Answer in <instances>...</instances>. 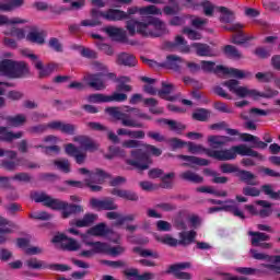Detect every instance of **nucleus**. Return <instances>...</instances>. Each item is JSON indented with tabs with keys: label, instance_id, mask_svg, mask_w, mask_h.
<instances>
[{
	"label": "nucleus",
	"instance_id": "55",
	"mask_svg": "<svg viewBox=\"0 0 280 280\" xmlns=\"http://www.w3.org/2000/svg\"><path fill=\"white\" fill-rule=\"evenodd\" d=\"M177 12H180V7L178 5V3H175L174 7L165 5L163 8V13L166 16H176Z\"/></svg>",
	"mask_w": 280,
	"mask_h": 280
},
{
	"label": "nucleus",
	"instance_id": "37",
	"mask_svg": "<svg viewBox=\"0 0 280 280\" xmlns=\"http://www.w3.org/2000/svg\"><path fill=\"white\" fill-rule=\"evenodd\" d=\"M25 3V0H9L5 3H0V11L12 12L16 8H21Z\"/></svg>",
	"mask_w": 280,
	"mask_h": 280
},
{
	"label": "nucleus",
	"instance_id": "63",
	"mask_svg": "<svg viewBox=\"0 0 280 280\" xmlns=\"http://www.w3.org/2000/svg\"><path fill=\"white\" fill-rule=\"evenodd\" d=\"M155 209H161V211H176V205L161 202L155 206Z\"/></svg>",
	"mask_w": 280,
	"mask_h": 280
},
{
	"label": "nucleus",
	"instance_id": "48",
	"mask_svg": "<svg viewBox=\"0 0 280 280\" xmlns=\"http://www.w3.org/2000/svg\"><path fill=\"white\" fill-rule=\"evenodd\" d=\"M183 34H186L190 40H200L202 38V34H200V32L189 27H184Z\"/></svg>",
	"mask_w": 280,
	"mask_h": 280
},
{
	"label": "nucleus",
	"instance_id": "49",
	"mask_svg": "<svg viewBox=\"0 0 280 280\" xmlns=\"http://www.w3.org/2000/svg\"><path fill=\"white\" fill-rule=\"evenodd\" d=\"M19 163L10 160H2L0 167L3 170H7V172H16V168L19 167Z\"/></svg>",
	"mask_w": 280,
	"mask_h": 280
},
{
	"label": "nucleus",
	"instance_id": "20",
	"mask_svg": "<svg viewBox=\"0 0 280 280\" xmlns=\"http://www.w3.org/2000/svg\"><path fill=\"white\" fill-rule=\"evenodd\" d=\"M48 128L51 130H60L65 135H75V125L67 124L62 121H52L48 124Z\"/></svg>",
	"mask_w": 280,
	"mask_h": 280
},
{
	"label": "nucleus",
	"instance_id": "23",
	"mask_svg": "<svg viewBox=\"0 0 280 280\" xmlns=\"http://www.w3.org/2000/svg\"><path fill=\"white\" fill-rule=\"evenodd\" d=\"M30 75V67L24 61H14L11 78H25Z\"/></svg>",
	"mask_w": 280,
	"mask_h": 280
},
{
	"label": "nucleus",
	"instance_id": "56",
	"mask_svg": "<svg viewBox=\"0 0 280 280\" xmlns=\"http://www.w3.org/2000/svg\"><path fill=\"white\" fill-rule=\"evenodd\" d=\"M128 100V95L125 93L115 92L113 95H107V102H126Z\"/></svg>",
	"mask_w": 280,
	"mask_h": 280
},
{
	"label": "nucleus",
	"instance_id": "64",
	"mask_svg": "<svg viewBox=\"0 0 280 280\" xmlns=\"http://www.w3.org/2000/svg\"><path fill=\"white\" fill-rule=\"evenodd\" d=\"M81 56H83V58L95 59V58H97V52L95 50H92L91 48L82 47L81 48Z\"/></svg>",
	"mask_w": 280,
	"mask_h": 280
},
{
	"label": "nucleus",
	"instance_id": "1",
	"mask_svg": "<svg viewBox=\"0 0 280 280\" xmlns=\"http://www.w3.org/2000/svg\"><path fill=\"white\" fill-rule=\"evenodd\" d=\"M122 148H139L131 150V159L126 160V164L144 172L150 170V165L154 163L151 156H161L163 150L152 144H142L139 140H126L122 142ZM151 155V156H150Z\"/></svg>",
	"mask_w": 280,
	"mask_h": 280
},
{
	"label": "nucleus",
	"instance_id": "28",
	"mask_svg": "<svg viewBox=\"0 0 280 280\" xmlns=\"http://www.w3.org/2000/svg\"><path fill=\"white\" fill-rule=\"evenodd\" d=\"M84 212V208L80 205L75 203H68L66 202V206L62 210V218L67 219L70 218V215H78V213Z\"/></svg>",
	"mask_w": 280,
	"mask_h": 280
},
{
	"label": "nucleus",
	"instance_id": "53",
	"mask_svg": "<svg viewBox=\"0 0 280 280\" xmlns=\"http://www.w3.org/2000/svg\"><path fill=\"white\" fill-rule=\"evenodd\" d=\"M18 163H20V165H22L23 167H27L28 170H38V168H40V164L35 163V162H31L30 160H27L25 158L18 159Z\"/></svg>",
	"mask_w": 280,
	"mask_h": 280
},
{
	"label": "nucleus",
	"instance_id": "24",
	"mask_svg": "<svg viewBox=\"0 0 280 280\" xmlns=\"http://www.w3.org/2000/svg\"><path fill=\"white\" fill-rule=\"evenodd\" d=\"M104 19H106V21H126L128 14L119 9H108L105 12Z\"/></svg>",
	"mask_w": 280,
	"mask_h": 280
},
{
	"label": "nucleus",
	"instance_id": "36",
	"mask_svg": "<svg viewBox=\"0 0 280 280\" xmlns=\"http://www.w3.org/2000/svg\"><path fill=\"white\" fill-rule=\"evenodd\" d=\"M222 51L226 58H233L234 60L242 59V54L240 52V49L233 45H225L222 48Z\"/></svg>",
	"mask_w": 280,
	"mask_h": 280
},
{
	"label": "nucleus",
	"instance_id": "10",
	"mask_svg": "<svg viewBox=\"0 0 280 280\" xmlns=\"http://www.w3.org/2000/svg\"><path fill=\"white\" fill-rule=\"evenodd\" d=\"M97 218L95 213H85L82 219L72 221L71 225L77 226V229H89V226H93L97 222Z\"/></svg>",
	"mask_w": 280,
	"mask_h": 280
},
{
	"label": "nucleus",
	"instance_id": "11",
	"mask_svg": "<svg viewBox=\"0 0 280 280\" xmlns=\"http://www.w3.org/2000/svg\"><path fill=\"white\" fill-rule=\"evenodd\" d=\"M102 78H104L103 72L88 74V86H90L91 89H95V91H103V89H106V84L104 83V80H102Z\"/></svg>",
	"mask_w": 280,
	"mask_h": 280
},
{
	"label": "nucleus",
	"instance_id": "14",
	"mask_svg": "<svg viewBox=\"0 0 280 280\" xmlns=\"http://www.w3.org/2000/svg\"><path fill=\"white\" fill-rule=\"evenodd\" d=\"M86 246H93V249L91 250H83L80 253L81 257H93L95 253H106V243L102 242H85Z\"/></svg>",
	"mask_w": 280,
	"mask_h": 280
},
{
	"label": "nucleus",
	"instance_id": "57",
	"mask_svg": "<svg viewBox=\"0 0 280 280\" xmlns=\"http://www.w3.org/2000/svg\"><path fill=\"white\" fill-rule=\"evenodd\" d=\"M202 8H203V14L206 16H213V12L215 10V5H213V3L209 2V1H205L201 3Z\"/></svg>",
	"mask_w": 280,
	"mask_h": 280
},
{
	"label": "nucleus",
	"instance_id": "8",
	"mask_svg": "<svg viewBox=\"0 0 280 280\" xmlns=\"http://www.w3.org/2000/svg\"><path fill=\"white\" fill-rule=\"evenodd\" d=\"M185 268H191V262H179V264L171 265L166 270V275L173 273L176 279L190 280L191 273L179 271V270H185Z\"/></svg>",
	"mask_w": 280,
	"mask_h": 280
},
{
	"label": "nucleus",
	"instance_id": "26",
	"mask_svg": "<svg viewBox=\"0 0 280 280\" xmlns=\"http://www.w3.org/2000/svg\"><path fill=\"white\" fill-rule=\"evenodd\" d=\"M125 277H133V280H152L154 279V273L152 272H144L142 275H139V269L131 268L124 271Z\"/></svg>",
	"mask_w": 280,
	"mask_h": 280
},
{
	"label": "nucleus",
	"instance_id": "50",
	"mask_svg": "<svg viewBox=\"0 0 280 280\" xmlns=\"http://www.w3.org/2000/svg\"><path fill=\"white\" fill-rule=\"evenodd\" d=\"M19 23H27V21L15 18L13 20L8 19L7 15H0V25H16Z\"/></svg>",
	"mask_w": 280,
	"mask_h": 280
},
{
	"label": "nucleus",
	"instance_id": "18",
	"mask_svg": "<svg viewBox=\"0 0 280 280\" xmlns=\"http://www.w3.org/2000/svg\"><path fill=\"white\" fill-rule=\"evenodd\" d=\"M45 31H39L37 26H32L31 32L26 35V40L36 43L37 45H45Z\"/></svg>",
	"mask_w": 280,
	"mask_h": 280
},
{
	"label": "nucleus",
	"instance_id": "61",
	"mask_svg": "<svg viewBox=\"0 0 280 280\" xmlns=\"http://www.w3.org/2000/svg\"><path fill=\"white\" fill-rule=\"evenodd\" d=\"M14 255L5 247L0 248V261H10Z\"/></svg>",
	"mask_w": 280,
	"mask_h": 280
},
{
	"label": "nucleus",
	"instance_id": "51",
	"mask_svg": "<svg viewBox=\"0 0 280 280\" xmlns=\"http://www.w3.org/2000/svg\"><path fill=\"white\" fill-rule=\"evenodd\" d=\"M89 102H92L93 104H102L108 102V95L106 94H91L88 97Z\"/></svg>",
	"mask_w": 280,
	"mask_h": 280
},
{
	"label": "nucleus",
	"instance_id": "12",
	"mask_svg": "<svg viewBox=\"0 0 280 280\" xmlns=\"http://www.w3.org/2000/svg\"><path fill=\"white\" fill-rule=\"evenodd\" d=\"M180 62H185L180 56L167 55L165 62L158 65L162 69H172L173 71H178L180 69Z\"/></svg>",
	"mask_w": 280,
	"mask_h": 280
},
{
	"label": "nucleus",
	"instance_id": "33",
	"mask_svg": "<svg viewBox=\"0 0 280 280\" xmlns=\"http://www.w3.org/2000/svg\"><path fill=\"white\" fill-rule=\"evenodd\" d=\"M14 69V60L3 59L0 61V75H8L12 78V71Z\"/></svg>",
	"mask_w": 280,
	"mask_h": 280
},
{
	"label": "nucleus",
	"instance_id": "35",
	"mask_svg": "<svg viewBox=\"0 0 280 280\" xmlns=\"http://www.w3.org/2000/svg\"><path fill=\"white\" fill-rule=\"evenodd\" d=\"M208 141L211 143V147L217 150L218 148H222V145H224L226 142L231 141V138L226 136H210Z\"/></svg>",
	"mask_w": 280,
	"mask_h": 280
},
{
	"label": "nucleus",
	"instance_id": "58",
	"mask_svg": "<svg viewBox=\"0 0 280 280\" xmlns=\"http://www.w3.org/2000/svg\"><path fill=\"white\" fill-rule=\"evenodd\" d=\"M220 170L223 174H233L240 172V168L233 164L224 163L220 166Z\"/></svg>",
	"mask_w": 280,
	"mask_h": 280
},
{
	"label": "nucleus",
	"instance_id": "42",
	"mask_svg": "<svg viewBox=\"0 0 280 280\" xmlns=\"http://www.w3.org/2000/svg\"><path fill=\"white\" fill-rule=\"evenodd\" d=\"M54 165H56L60 172H63V174H69V172H71V162H69L68 159L55 160Z\"/></svg>",
	"mask_w": 280,
	"mask_h": 280
},
{
	"label": "nucleus",
	"instance_id": "19",
	"mask_svg": "<svg viewBox=\"0 0 280 280\" xmlns=\"http://www.w3.org/2000/svg\"><path fill=\"white\" fill-rule=\"evenodd\" d=\"M174 84L162 82V89L158 92V95L162 100H166V102H176L180 95L167 96L171 93H174Z\"/></svg>",
	"mask_w": 280,
	"mask_h": 280
},
{
	"label": "nucleus",
	"instance_id": "15",
	"mask_svg": "<svg viewBox=\"0 0 280 280\" xmlns=\"http://www.w3.org/2000/svg\"><path fill=\"white\" fill-rule=\"evenodd\" d=\"M74 141L80 143L81 148H83L85 152H95V150H98L100 148L97 143H95V141H93V139H91L89 136L74 137Z\"/></svg>",
	"mask_w": 280,
	"mask_h": 280
},
{
	"label": "nucleus",
	"instance_id": "5",
	"mask_svg": "<svg viewBox=\"0 0 280 280\" xmlns=\"http://www.w3.org/2000/svg\"><path fill=\"white\" fill-rule=\"evenodd\" d=\"M105 113L117 119V121H121L122 126L127 128H143V124L139 122L132 118H130V114L122 113L119 110V107H107L105 108Z\"/></svg>",
	"mask_w": 280,
	"mask_h": 280
},
{
	"label": "nucleus",
	"instance_id": "29",
	"mask_svg": "<svg viewBox=\"0 0 280 280\" xmlns=\"http://www.w3.org/2000/svg\"><path fill=\"white\" fill-rule=\"evenodd\" d=\"M106 178H110V174L102 168H96L93 171V174H91L90 179H92V183H95L96 185H104V183H106Z\"/></svg>",
	"mask_w": 280,
	"mask_h": 280
},
{
	"label": "nucleus",
	"instance_id": "62",
	"mask_svg": "<svg viewBox=\"0 0 280 280\" xmlns=\"http://www.w3.org/2000/svg\"><path fill=\"white\" fill-rule=\"evenodd\" d=\"M88 127L91 128V130H96L98 132H108V127L100 122H88Z\"/></svg>",
	"mask_w": 280,
	"mask_h": 280
},
{
	"label": "nucleus",
	"instance_id": "43",
	"mask_svg": "<svg viewBox=\"0 0 280 280\" xmlns=\"http://www.w3.org/2000/svg\"><path fill=\"white\" fill-rule=\"evenodd\" d=\"M139 13L140 14H154V15H160L161 16V14H163V11H161V9H159L154 4H150V5L140 8Z\"/></svg>",
	"mask_w": 280,
	"mask_h": 280
},
{
	"label": "nucleus",
	"instance_id": "21",
	"mask_svg": "<svg viewBox=\"0 0 280 280\" xmlns=\"http://www.w3.org/2000/svg\"><path fill=\"white\" fill-rule=\"evenodd\" d=\"M223 73L224 75H232V78H237L238 80H244L246 78V74L244 71L235 68H228L224 66H217L214 73Z\"/></svg>",
	"mask_w": 280,
	"mask_h": 280
},
{
	"label": "nucleus",
	"instance_id": "47",
	"mask_svg": "<svg viewBox=\"0 0 280 280\" xmlns=\"http://www.w3.org/2000/svg\"><path fill=\"white\" fill-rule=\"evenodd\" d=\"M219 12L226 14L220 18L221 23H231V16H234V12L229 10L226 7H220Z\"/></svg>",
	"mask_w": 280,
	"mask_h": 280
},
{
	"label": "nucleus",
	"instance_id": "40",
	"mask_svg": "<svg viewBox=\"0 0 280 280\" xmlns=\"http://www.w3.org/2000/svg\"><path fill=\"white\" fill-rule=\"evenodd\" d=\"M35 202H43L44 207H48L50 209L51 203L54 202V198L45 192H36L34 195Z\"/></svg>",
	"mask_w": 280,
	"mask_h": 280
},
{
	"label": "nucleus",
	"instance_id": "6",
	"mask_svg": "<svg viewBox=\"0 0 280 280\" xmlns=\"http://www.w3.org/2000/svg\"><path fill=\"white\" fill-rule=\"evenodd\" d=\"M222 86H226L231 93L237 95L244 100V97H253V100L257 101V90H249L246 86H240V81L235 79H231L222 82Z\"/></svg>",
	"mask_w": 280,
	"mask_h": 280
},
{
	"label": "nucleus",
	"instance_id": "17",
	"mask_svg": "<svg viewBox=\"0 0 280 280\" xmlns=\"http://www.w3.org/2000/svg\"><path fill=\"white\" fill-rule=\"evenodd\" d=\"M110 38H116L118 43H128V36L124 28L108 26L104 30Z\"/></svg>",
	"mask_w": 280,
	"mask_h": 280
},
{
	"label": "nucleus",
	"instance_id": "22",
	"mask_svg": "<svg viewBox=\"0 0 280 280\" xmlns=\"http://www.w3.org/2000/svg\"><path fill=\"white\" fill-rule=\"evenodd\" d=\"M116 62L120 67H137V57L132 54L120 52L117 55Z\"/></svg>",
	"mask_w": 280,
	"mask_h": 280
},
{
	"label": "nucleus",
	"instance_id": "52",
	"mask_svg": "<svg viewBox=\"0 0 280 280\" xmlns=\"http://www.w3.org/2000/svg\"><path fill=\"white\" fill-rule=\"evenodd\" d=\"M192 119H196L197 121H207V119H209V110L205 108L198 109L192 114Z\"/></svg>",
	"mask_w": 280,
	"mask_h": 280
},
{
	"label": "nucleus",
	"instance_id": "30",
	"mask_svg": "<svg viewBox=\"0 0 280 280\" xmlns=\"http://www.w3.org/2000/svg\"><path fill=\"white\" fill-rule=\"evenodd\" d=\"M35 69H37L39 72H38V78L40 80H43V78H49V75L51 73H54L55 69H56V65L54 63H49L47 65L46 67L43 65V62H37L35 65Z\"/></svg>",
	"mask_w": 280,
	"mask_h": 280
},
{
	"label": "nucleus",
	"instance_id": "7",
	"mask_svg": "<svg viewBox=\"0 0 280 280\" xmlns=\"http://www.w3.org/2000/svg\"><path fill=\"white\" fill-rule=\"evenodd\" d=\"M52 244H61L63 250H80V244L74 238L68 237L62 233H58L51 240Z\"/></svg>",
	"mask_w": 280,
	"mask_h": 280
},
{
	"label": "nucleus",
	"instance_id": "38",
	"mask_svg": "<svg viewBox=\"0 0 280 280\" xmlns=\"http://www.w3.org/2000/svg\"><path fill=\"white\" fill-rule=\"evenodd\" d=\"M252 238V246H259L261 242H268L270 240V235L261 232H248Z\"/></svg>",
	"mask_w": 280,
	"mask_h": 280
},
{
	"label": "nucleus",
	"instance_id": "32",
	"mask_svg": "<svg viewBox=\"0 0 280 280\" xmlns=\"http://www.w3.org/2000/svg\"><path fill=\"white\" fill-rule=\"evenodd\" d=\"M177 159H182L183 161H188V163H191L192 165H199L200 167H207V165H209V163H211L209 160L207 159H201L198 156H194V155H177Z\"/></svg>",
	"mask_w": 280,
	"mask_h": 280
},
{
	"label": "nucleus",
	"instance_id": "16",
	"mask_svg": "<svg viewBox=\"0 0 280 280\" xmlns=\"http://www.w3.org/2000/svg\"><path fill=\"white\" fill-rule=\"evenodd\" d=\"M238 179L241 183H245L250 187H257L259 185V180H257V175L253 174L250 171L238 170Z\"/></svg>",
	"mask_w": 280,
	"mask_h": 280
},
{
	"label": "nucleus",
	"instance_id": "9",
	"mask_svg": "<svg viewBox=\"0 0 280 280\" xmlns=\"http://www.w3.org/2000/svg\"><path fill=\"white\" fill-rule=\"evenodd\" d=\"M90 205L92 209H101L103 211H117L119 209V206L115 203V199L113 198H105L103 200L92 198Z\"/></svg>",
	"mask_w": 280,
	"mask_h": 280
},
{
	"label": "nucleus",
	"instance_id": "46",
	"mask_svg": "<svg viewBox=\"0 0 280 280\" xmlns=\"http://www.w3.org/2000/svg\"><path fill=\"white\" fill-rule=\"evenodd\" d=\"M105 253H107L112 257H118V255H124V253H126V247H124L121 245H118V246H114V247L108 248V244H106Z\"/></svg>",
	"mask_w": 280,
	"mask_h": 280
},
{
	"label": "nucleus",
	"instance_id": "3",
	"mask_svg": "<svg viewBox=\"0 0 280 280\" xmlns=\"http://www.w3.org/2000/svg\"><path fill=\"white\" fill-rule=\"evenodd\" d=\"M203 152L207 156L215 159L217 161H233V159H237V154H240V156H253L254 159L264 161V155L246 144L234 145L225 150L203 149Z\"/></svg>",
	"mask_w": 280,
	"mask_h": 280
},
{
	"label": "nucleus",
	"instance_id": "39",
	"mask_svg": "<svg viewBox=\"0 0 280 280\" xmlns=\"http://www.w3.org/2000/svg\"><path fill=\"white\" fill-rule=\"evenodd\" d=\"M88 235H93L94 237H104L106 235V223H98L88 230Z\"/></svg>",
	"mask_w": 280,
	"mask_h": 280
},
{
	"label": "nucleus",
	"instance_id": "41",
	"mask_svg": "<svg viewBox=\"0 0 280 280\" xmlns=\"http://www.w3.org/2000/svg\"><path fill=\"white\" fill-rule=\"evenodd\" d=\"M261 191L264 192L265 196H268L271 198V200H280V190L275 191L272 189V185L270 184H265L260 187Z\"/></svg>",
	"mask_w": 280,
	"mask_h": 280
},
{
	"label": "nucleus",
	"instance_id": "34",
	"mask_svg": "<svg viewBox=\"0 0 280 280\" xmlns=\"http://www.w3.org/2000/svg\"><path fill=\"white\" fill-rule=\"evenodd\" d=\"M194 49H196L197 56L211 57L213 54L211 52V46L202 43H194L191 45Z\"/></svg>",
	"mask_w": 280,
	"mask_h": 280
},
{
	"label": "nucleus",
	"instance_id": "45",
	"mask_svg": "<svg viewBox=\"0 0 280 280\" xmlns=\"http://www.w3.org/2000/svg\"><path fill=\"white\" fill-rule=\"evenodd\" d=\"M175 47H180L182 54H189V51H191L189 46H187V42L185 40V37H183L180 35H177L175 37Z\"/></svg>",
	"mask_w": 280,
	"mask_h": 280
},
{
	"label": "nucleus",
	"instance_id": "60",
	"mask_svg": "<svg viewBox=\"0 0 280 280\" xmlns=\"http://www.w3.org/2000/svg\"><path fill=\"white\" fill-rule=\"evenodd\" d=\"M13 180H19L20 183H32V176L30 173H18L13 176Z\"/></svg>",
	"mask_w": 280,
	"mask_h": 280
},
{
	"label": "nucleus",
	"instance_id": "31",
	"mask_svg": "<svg viewBox=\"0 0 280 280\" xmlns=\"http://www.w3.org/2000/svg\"><path fill=\"white\" fill-rule=\"evenodd\" d=\"M110 194L113 196H118V198H124L125 200H131L132 202H137L139 200V196L130 190H121L118 188H113Z\"/></svg>",
	"mask_w": 280,
	"mask_h": 280
},
{
	"label": "nucleus",
	"instance_id": "54",
	"mask_svg": "<svg viewBox=\"0 0 280 280\" xmlns=\"http://www.w3.org/2000/svg\"><path fill=\"white\" fill-rule=\"evenodd\" d=\"M244 196H250L252 198H257L258 196H261V190H259L257 187L252 186H245L243 188Z\"/></svg>",
	"mask_w": 280,
	"mask_h": 280
},
{
	"label": "nucleus",
	"instance_id": "2",
	"mask_svg": "<svg viewBox=\"0 0 280 280\" xmlns=\"http://www.w3.org/2000/svg\"><path fill=\"white\" fill-rule=\"evenodd\" d=\"M126 30L129 36L139 34L143 38H161V36L170 34L167 24L159 18H151L148 22L131 19L126 22Z\"/></svg>",
	"mask_w": 280,
	"mask_h": 280
},
{
	"label": "nucleus",
	"instance_id": "59",
	"mask_svg": "<svg viewBox=\"0 0 280 280\" xmlns=\"http://www.w3.org/2000/svg\"><path fill=\"white\" fill-rule=\"evenodd\" d=\"M176 176L175 173H168L162 177V189H172V182H170V178H174Z\"/></svg>",
	"mask_w": 280,
	"mask_h": 280
},
{
	"label": "nucleus",
	"instance_id": "13",
	"mask_svg": "<svg viewBox=\"0 0 280 280\" xmlns=\"http://www.w3.org/2000/svg\"><path fill=\"white\" fill-rule=\"evenodd\" d=\"M23 131H10L8 127L0 126V141L4 143H12L14 139H23Z\"/></svg>",
	"mask_w": 280,
	"mask_h": 280
},
{
	"label": "nucleus",
	"instance_id": "25",
	"mask_svg": "<svg viewBox=\"0 0 280 280\" xmlns=\"http://www.w3.org/2000/svg\"><path fill=\"white\" fill-rule=\"evenodd\" d=\"M5 121L9 128H20V126H25V124H27V117L23 114L8 116L5 117Z\"/></svg>",
	"mask_w": 280,
	"mask_h": 280
},
{
	"label": "nucleus",
	"instance_id": "44",
	"mask_svg": "<svg viewBox=\"0 0 280 280\" xmlns=\"http://www.w3.org/2000/svg\"><path fill=\"white\" fill-rule=\"evenodd\" d=\"M277 95H279V91L272 90L271 88H265V92L257 91L256 97L257 100H259V97L270 100L272 97H277Z\"/></svg>",
	"mask_w": 280,
	"mask_h": 280
},
{
	"label": "nucleus",
	"instance_id": "4",
	"mask_svg": "<svg viewBox=\"0 0 280 280\" xmlns=\"http://www.w3.org/2000/svg\"><path fill=\"white\" fill-rule=\"evenodd\" d=\"M196 231H184L179 233V240L172 237V235H164L162 237H158V242L165 244L166 246H189V244H194L196 242Z\"/></svg>",
	"mask_w": 280,
	"mask_h": 280
},
{
	"label": "nucleus",
	"instance_id": "27",
	"mask_svg": "<svg viewBox=\"0 0 280 280\" xmlns=\"http://www.w3.org/2000/svg\"><path fill=\"white\" fill-rule=\"evenodd\" d=\"M179 178H182V180H187L188 183H194L195 185L205 183V177L192 171H185L184 173L179 174Z\"/></svg>",
	"mask_w": 280,
	"mask_h": 280
}]
</instances>
